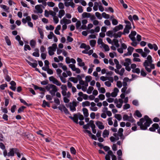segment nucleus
<instances>
[{
    "instance_id": "412c9836",
    "label": "nucleus",
    "mask_w": 160,
    "mask_h": 160,
    "mask_svg": "<svg viewBox=\"0 0 160 160\" xmlns=\"http://www.w3.org/2000/svg\"><path fill=\"white\" fill-rule=\"evenodd\" d=\"M159 126L157 123H154L152 125V127L149 128L150 131L152 132H154L156 129L159 128Z\"/></svg>"
},
{
    "instance_id": "4c0bfd02",
    "label": "nucleus",
    "mask_w": 160,
    "mask_h": 160,
    "mask_svg": "<svg viewBox=\"0 0 160 160\" xmlns=\"http://www.w3.org/2000/svg\"><path fill=\"white\" fill-rule=\"evenodd\" d=\"M113 32H114L113 30L112 31H109L106 32V35L107 36L110 37H114V33H113Z\"/></svg>"
},
{
    "instance_id": "9b49d317",
    "label": "nucleus",
    "mask_w": 160,
    "mask_h": 160,
    "mask_svg": "<svg viewBox=\"0 0 160 160\" xmlns=\"http://www.w3.org/2000/svg\"><path fill=\"white\" fill-rule=\"evenodd\" d=\"M58 109L61 112H64L66 114H69V112L64 105H60L58 107Z\"/></svg>"
},
{
    "instance_id": "a18cd8bd",
    "label": "nucleus",
    "mask_w": 160,
    "mask_h": 160,
    "mask_svg": "<svg viewBox=\"0 0 160 160\" xmlns=\"http://www.w3.org/2000/svg\"><path fill=\"white\" fill-rule=\"evenodd\" d=\"M82 106L83 107L86 106H89L90 105V103L89 101H86L82 102Z\"/></svg>"
},
{
    "instance_id": "4be33fe9",
    "label": "nucleus",
    "mask_w": 160,
    "mask_h": 160,
    "mask_svg": "<svg viewBox=\"0 0 160 160\" xmlns=\"http://www.w3.org/2000/svg\"><path fill=\"white\" fill-rule=\"evenodd\" d=\"M61 88L62 90V96L65 95V94L67 93V89L66 85H62L61 87Z\"/></svg>"
},
{
    "instance_id": "a878e982",
    "label": "nucleus",
    "mask_w": 160,
    "mask_h": 160,
    "mask_svg": "<svg viewBox=\"0 0 160 160\" xmlns=\"http://www.w3.org/2000/svg\"><path fill=\"white\" fill-rule=\"evenodd\" d=\"M123 129L122 128H120L118 131L117 133L120 137V139H122V140L124 139V136H123L122 132H123Z\"/></svg>"
},
{
    "instance_id": "a211bd4d",
    "label": "nucleus",
    "mask_w": 160,
    "mask_h": 160,
    "mask_svg": "<svg viewBox=\"0 0 160 160\" xmlns=\"http://www.w3.org/2000/svg\"><path fill=\"white\" fill-rule=\"evenodd\" d=\"M137 33L135 31H132L131 33L129 35V37L132 41L136 40L135 36L136 35Z\"/></svg>"
},
{
    "instance_id": "c9c22d12",
    "label": "nucleus",
    "mask_w": 160,
    "mask_h": 160,
    "mask_svg": "<svg viewBox=\"0 0 160 160\" xmlns=\"http://www.w3.org/2000/svg\"><path fill=\"white\" fill-rule=\"evenodd\" d=\"M82 111L85 117H88L89 116L88 110L86 108H83L82 109Z\"/></svg>"
},
{
    "instance_id": "f704fd0d",
    "label": "nucleus",
    "mask_w": 160,
    "mask_h": 160,
    "mask_svg": "<svg viewBox=\"0 0 160 160\" xmlns=\"http://www.w3.org/2000/svg\"><path fill=\"white\" fill-rule=\"evenodd\" d=\"M122 34L123 33H122L121 32H118L117 33H114V37L115 38H120Z\"/></svg>"
},
{
    "instance_id": "8fccbe9b",
    "label": "nucleus",
    "mask_w": 160,
    "mask_h": 160,
    "mask_svg": "<svg viewBox=\"0 0 160 160\" xmlns=\"http://www.w3.org/2000/svg\"><path fill=\"white\" fill-rule=\"evenodd\" d=\"M51 39L52 38V37L54 38V41L55 42H56L58 41V39L55 36L53 32H51Z\"/></svg>"
},
{
    "instance_id": "ea45409f",
    "label": "nucleus",
    "mask_w": 160,
    "mask_h": 160,
    "mask_svg": "<svg viewBox=\"0 0 160 160\" xmlns=\"http://www.w3.org/2000/svg\"><path fill=\"white\" fill-rule=\"evenodd\" d=\"M81 22L80 21H78L76 23V28L77 29H80L81 26Z\"/></svg>"
},
{
    "instance_id": "6e6d98bb",
    "label": "nucleus",
    "mask_w": 160,
    "mask_h": 160,
    "mask_svg": "<svg viewBox=\"0 0 160 160\" xmlns=\"http://www.w3.org/2000/svg\"><path fill=\"white\" fill-rule=\"evenodd\" d=\"M98 90L100 93H104L106 92L105 89L103 87H101L99 88H98Z\"/></svg>"
},
{
    "instance_id": "13d9d810",
    "label": "nucleus",
    "mask_w": 160,
    "mask_h": 160,
    "mask_svg": "<svg viewBox=\"0 0 160 160\" xmlns=\"http://www.w3.org/2000/svg\"><path fill=\"white\" fill-rule=\"evenodd\" d=\"M5 39L7 44L9 46L10 45H11V42L10 40L9 39L8 37L7 36H6L5 37Z\"/></svg>"
},
{
    "instance_id": "5fc2aeb1",
    "label": "nucleus",
    "mask_w": 160,
    "mask_h": 160,
    "mask_svg": "<svg viewBox=\"0 0 160 160\" xmlns=\"http://www.w3.org/2000/svg\"><path fill=\"white\" fill-rule=\"evenodd\" d=\"M114 117L118 121H120L122 118L121 115L120 114H115Z\"/></svg>"
},
{
    "instance_id": "58836bf2",
    "label": "nucleus",
    "mask_w": 160,
    "mask_h": 160,
    "mask_svg": "<svg viewBox=\"0 0 160 160\" xmlns=\"http://www.w3.org/2000/svg\"><path fill=\"white\" fill-rule=\"evenodd\" d=\"M69 118L72 120L76 123H78V118L77 117H73L70 116L69 117Z\"/></svg>"
},
{
    "instance_id": "e433bc0d",
    "label": "nucleus",
    "mask_w": 160,
    "mask_h": 160,
    "mask_svg": "<svg viewBox=\"0 0 160 160\" xmlns=\"http://www.w3.org/2000/svg\"><path fill=\"white\" fill-rule=\"evenodd\" d=\"M65 12L63 10H60L59 12V18H61L65 15Z\"/></svg>"
},
{
    "instance_id": "2eb2a0df",
    "label": "nucleus",
    "mask_w": 160,
    "mask_h": 160,
    "mask_svg": "<svg viewBox=\"0 0 160 160\" xmlns=\"http://www.w3.org/2000/svg\"><path fill=\"white\" fill-rule=\"evenodd\" d=\"M51 82L58 86L61 85V82L53 76H51Z\"/></svg>"
},
{
    "instance_id": "0e129e2a",
    "label": "nucleus",
    "mask_w": 160,
    "mask_h": 160,
    "mask_svg": "<svg viewBox=\"0 0 160 160\" xmlns=\"http://www.w3.org/2000/svg\"><path fill=\"white\" fill-rule=\"evenodd\" d=\"M96 16L99 19H101L102 18L101 14L98 12H97L95 13Z\"/></svg>"
},
{
    "instance_id": "72a5a7b5",
    "label": "nucleus",
    "mask_w": 160,
    "mask_h": 160,
    "mask_svg": "<svg viewBox=\"0 0 160 160\" xmlns=\"http://www.w3.org/2000/svg\"><path fill=\"white\" fill-rule=\"evenodd\" d=\"M54 12L51 10V15L54 16L56 14V12H58V8L57 7H54L53 8Z\"/></svg>"
},
{
    "instance_id": "ddd939ff",
    "label": "nucleus",
    "mask_w": 160,
    "mask_h": 160,
    "mask_svg": "<svg viewBox=\"0 0 160 160\" xmlns=\"http://www.w3.org/2000/svg\"><path fill=\"white\" fill-rule=\"evenodd\" d=\"M127 48V46L125 44L122 43L121 45L120 48H118L117 50L119 52L122 53L123 52V50L126 49Z\"/></svg>"
},
{
    "instance_id": "c03bdc74",
    "label": "nucleus",
    "mask_w": 160,
    "mask_h": 160,
    "mask_svg": "<svg viewBox=\"0 0 160 160\" xmlns=\"http://www.w3.org/2000/svg\"><path fill=\"white\" fill-rule=\"evenodd\" d=\"M36 44V41L33 40H32L30 41V45L31 47L32 48H34Z\"/></svg>"
},
{
    "instance_id": "20e7f679",
    "label": "nucleus",
    "mask_w": 160,
    "mask_h": 160,
    "mask_svg": "<svg viewBox=\"0 0 160 160\" xmlns=\"http://www.w3.org/2000/svg\"><path fill=\"white\" fill-rule=\"evenodd\" d=\"M31 19L30 16L26 17L25 18H23L22 19V22L23 24H25L27 22H28V25L30 27L32 28L33 27V24L32 23L30 22Z\"/></svg>"
},
{
    "instance_id": "39448f33",
    "label": "nucleus",
    "mask_w": 160,
    "mask_h": 160,
    "mask_svg": "<svg viewBox=\"0 0 160 160\" xmlns=\"http://www.w3.org/2000/svg\"><path fill=\"white\" fill-rule=\"evenodd\" d=\"M68 67L70 68L72 70L73 72H75L77 74H79L81 72L80 69L76 68L75 64H70L68 65Z\"/></svg>"
},
{
    "instance_id": "c85d7f7f",
    "label": "nucleus",
    "mask_w": 160,
    "mask_h": 160,
    "mask_svg": "<svg viewBox=\"0 0 160 160\" xmlns=\"http://www.w3.org/2000/svg\"><path fill=\"white\" fill-rule=\"evenodd\" d=\"M96 124L99 129L102 130L104 129V126L102 122L99 121H97L96 122Z\"/></svg>"
},
{
    "instance_id": "7c9ffc66",
    "label": "nucleus",
    "mask_w": 160,
    "mask_h": 160,
    "mask_svg": "<svg viewBox=\"0 0 160 160\" xmlns=\"http://www.w3.org/2000/svg\"><path fill=\"white\" fill-rule=\"evenodd\" d=\"M131 64V60L129 58H127L125 60V62L123 65L125 66H128Z\"/></svg>"
},
{
    "instance_id": "473e14b6",
    "label": "nucleus",
    "mask_w": 160,
    "mask_h": 160,
    "mask_svg": "<svg viewBox=\"0 0 160 160\" xmlns=\"http://www.w3.org/2000/svg\"><path fill=\"white\" fill-rule=\"evenodd\" d=\"M109 134V132L108 130L105 129L104 130L102 136L104 138L108 137Z\"/></svg>"
},
{
    "instance_id": "5701e85b",
    "label": "nucleus",
    "mask_w": 160,
    "mask_h": 160,
    "mask_svg": "<svg viewBox=\"0 0 160 160\" xmlns=\"http://www.w3.org/2000/svg\"><path fill=\"white\" fill-rule=\"evenodd\" d=\"M28 63L33 68H35L38 65L37 61L36 60H32L33 63H32L28 60H26Z\"/></svg>"
},
{
    "instance_id": "9d476101",
    "label": "nucleus",
    "mask_w": 160,
    "mask_h": 160,
    "mask_svg": "<svg viewBox=\"0 0 160 160\" xmlns=\"http://www.w3.org/2000/svg\"><path fill=\"white\" fill-rule=\"evenodd\" d=\"M43 7L42 5H36L35 8L36 11L34 12L35 13H42L43 12L42 8Z\"/></svg>"
},
{
    "instance_id": "49530a36",
    "label": "nucleus",
    "mask_w": 160,
    "mask_h": 160,
    "mask_svg": "<svg viewBox=\"0 0 160 160\" xmlns=\"http://www.w3.org/2000/svg\"><path fill=\"white\" fill-rule=\"evenodd\" d=\"M96 44V41L95 40H92L90 41V44L92 47H94Z\"/></svg>"
},
{
    "instance_id": "a19ab883",
    "label": "nucleus",
    "mask_w": 160,
    "mask_h": 160,
    "mask_svg": "<svg viewBox=\"0 0 160 160\" xmlns=\"http://www.w3.org/2000/svg\"><path fill=\"white\" fill-rule=\"evenodd\" d=\"M46 106L49 107V103L48 102H47L45 100H44L43 102V103L42 104V106L43 107H45Z\"/></svg>"
},
{
    "instance_id": "2f4dec72",
    "label": "nucleus",
    "mask_w": 160,
    "mask_h": 160,
    "mask_svg": "<svg viewBox=\"0 0 160 160\" xmlns=\"http://www.w3.org/2000/svg\"><path fill=\"white\" fill-rule=\"evenodd\" d=\"M122 85L123 87L121 89V92H125L126 89H127V83L126 82H123Z\"/></svg>"
},
{
    "instance_id": "393cba45",
    "label": "nucleus",
    "mask_w": 160,
    "mask_h": 160,
    "mask_svg": "<svg viewBox=\"0 0 160 160\" xmlns=\"http://www.w3.org/2000/svg\"><path fill=\"white\" fill-rule=\"evenodd\" d=\"M150 52V50L147 48L145 47L144 49V51H143L142 56L143 58L146 57Z\"/></svg>"
},
{
    "instance_id": "4d7b16f0",
    "label": "nucleus",
    "mask_w": 160,
    "mask_h": 160,
    "mask_svg": "<svg viewBox=\"0 0 160 160\" xmlns=\"http://www.w3.org/2000/svg\"><path fill=\"white\" fill-rule=\"evenodd\" d=\"M52 16L53 17V18L54 22L56 24H57V23H58L59 22V19L58 17L55 16V15Z\"/></svg>"
},
{
    "instance_id": "79ce46f5",
    "label": "nucleus",
    "mask_w": 160,
    "mask_h": 160,
    "mask_svg": "<svg viewBox=\"0 0 160 160\" xmlns=\"http://www.w3.org/2000/svg\"><path fill=\"white\" fill-rule=\"evenodd\" d=\"M69 80L73 83H76L78 82V80L77 78L74 77H71L69 78Z\"/></svg>"
},
{
    "instance_id": "338daca9",
    "label": "nucleus",
    "mask_w": 160,
    "mask_h": 160,
    "mask_svg": "<svg viewBox=\"0 0 160 160\" xmlns=\"http://www.w3.org/2000/svg\"><path fill=\"white\" fill-rule=\"evenodd\" d=\"M56 72L57 74L58 75L59 77H60V76H62L61 73L62 72V70L59 68H58L56 70Z\"/></svg>"
},
{
    "instance_id": "b1692460",
    "label": "nucleus",
    "mask_w": 160,
    "mask_h": 160,
    "mask_svg": "<svg viewBox=\"0 0 160 160\" xmlns=\"http://www.w3.org/2000/svg\"><path fill=\"white\" fill-rule=\"evenodd\" d=\"M148 46L149 48L151 49H153L155 51L158 50V47L157 45L155 44H152L151 43H149L148 44Z\"/></svg>"
},
{
    "instance_id": "f03ea898",
    "label": "nucleus",
    "mask_w": 160,
    "mask_h": 160,
    "mask_svg": "<svg viewBox=\"0 0 160 160\" xmlns=\"http://www.w3.org/2000/svg\"><path fill=\"white\" fill-rule=\"evenodd\" d=\"M152 57L151 55H148L143 64L145 69L148 73L150 72L152 70L155 68V65L152 63Z\"/></svg>"
},
{
    "instance_id": "09e8293b",
    "label": "nucleus",
    "mask_w": 160,
    "mask_h": 160,
    "mask_svg": "<svg viewBox=\"0 0 160 160\" xmlns=\"http://www.w3.org/2000/svg\"><path fill=\"white\" fill-rule=\"evenodd\" d=\"M82 17L84 18H89L90 16V14L86 12H83L82 15Z\"/></svg>"
},
{
    "instance_id": "bb28decb",
    "label": "nucleus",
    "mask_w": 160,
    "mask_h": 160,
    "mask_svg": "<svg viewBox=\"0 0 160 160\" xmlns=\"http://www.w3.org/2000/svg\"><path fill=\"white\" fill-rule=\"evenodd\" d=\"M114 155L113 154L111 150H109L108 151V154L106 155L105 158L106 160H111L110 156L112 157Z\"/></svg>"
},
{
    "instance_id": "aec40b11",
    "label": "nucleus",
    "mask_w": 160,
    "mask_h": 160,
    "mask_svg": "<svg viewBox=\"0 0 160 160\" xmlns=\"http://www.w3.org/2000/svg\"><path fill=\"white\" fill-rule=\"evenodd\" d=\"M123 26L122 24H119L118 25L115 26L113 29V31L115 32L123 28Z\"/></svg>"
},
{
    "instance_id": "cd10ccee",
    "label": "nucleus",
    "mask_w": 160,
    "mask_h": 160,
    "mask_svg": "<svg viewBox=\"0 0 160 160\" xmlns=\"http://www.w3.org/2000/svg\"><path fill=\"white\" fill-rule=\"evenodd\" d=\"M132 28V27H129V26H125L123 32V34L125 35L126 34H128L130 32V30Z\"/></svg>"
},
{
    "instance_id": "f8f14e48",
    "label": "nucleus",
    "mask_w": 160,
    "mask_h": 160,
    "mask_svg": "<svg viewBox=\"0 0 160 160\" xmlns=\"http://www.w3.org/2000/svg\"><path fill=\"white\" fill-rule=\"evenodd\" d=\"M71 23L70 20L66 18L65 17H64L60 21V23L61 24H68Z\"/></svg>"
},
{
    "instance_id": "052dcab7",
    "label": "nucleus",
    "mask_w": 160,
    "mask_h": 160,
    "mask_svg": "<svg viewBox=\"0 0 160 160\" xmlns=\"http://www.w3.org/2000/svg\"><path fill=\"white\" fill-rule=\"evenodd\" d=\"M132 72L136 73L137 74H139L140 72V69L138 68L132 69Z\"/></svg>"
},
{
    "instance_id": "f3484780",
    "label": "nucleus",
    "mask_w": 160,
    "mask_h": 160,
    "mask_svg": "<svg viewBox=\"0 0 160 160\" xmlns=\"http://www.w3.org/2000/svg\"><path fill=\"white\" fill-rule=\"evenodd\" d=\"M77 106V103L75 102H73L72 103L70 104L69 107L70 110L72 112H74L76 110V107Z\"/></svg>"
},
{
    "instance_id": "774afa93",
    "label": "nucleus",
    "mask_w": 160,
    "mask_h": 160,
    "mask_svg": "<svg viewBox=\"0 0 160 160\" xmlns=\"http://www.w3.org/2000/svg\"><path fill=\"white\" fill-rule=\"evenodd\" d=\"M136 115L139 118H141L142 116V115L140 112L138 110H137L135 112Z\"/></svg>"
},
{
    "instance_id": "4468645a",
    "label": "nucleus",
    "mask_w": 160,
    "mask_h": 160,
    "mask_svg": "<svg viewBox=\"0 0 160 160\" xmlns=\"http://www.w3.org/2000/svg\"><path fill=\"white\" fill-rule=\"evenodd\" d=\"M65 96H63V101L64 102L67 103L69 102L70 98L71 95V93L70 92H68L67 93H66Z\"/></svg>"
},
{
    "instance_id": "f257e3e1",
    "label": "nucleus",
    "mask_w": 160,
    "mask_h": 160,
    "mask_svg": "<svg viewBox=\"0 0 160 160\" xmlns=\"http://www.w3.org/2000/svg\"><path fill=\"white\" fill-rule=\"evenodd\" d=\"M152 122V121L149 117L145 115L144 118H142L140 119L139 121L137 122V124L140 127L141 129L145 130L149 126Z\"/></svg>"
},
{
    "instance_id": "7ed1b4c3",
    "label": "nucleus",
    "mask_w": 160,
    "mask_h": 160,
    "mask_svg": "<svg viewBox=\"0 0 160 160\" xmlns=\"http://www.w3.org/2000/svg\"><path fill=\"white\" fill-rule=\"evenodd\" d=\"M122 119L124 121H127L132 123L135 122V120L133 118L131 114H130V116H128L127 114L124 115L123 116Z\"/></svg>"
},
{
    "instance_id": "6e6552de",
    "label": "nucleus",
    "mask_w": 160,
    "mask_h": 160,
    "mask_svg": "<svg viewBox=\"0 0 160 160\" xmlns=\"http://www.w3.org/2000/svg\"><path fill=\"white\" fill-rule=\"evenodd\" d=\"M58 91L57 87L55 85L51 84V95L52 96H55V93Z\"/></svg>"
},
{
    "instance_id": "6ab92c4d",
    "label": "nucleus",
    "mask_w": 160,
    "mask_h": 160,
    "mask_svg": "<svg viewBox=\"0 0 160 160\" xmlns=\"http://www.w3.org/2000/svg\"><path fill=\"white\" fill-rule=\"evenodd\" d=\"M17 150V148H12L10 149V152L8 153V156H14V153H16Z\"/></svg>"
},
{
    "instance_id": "e2e57ef3",
    "label": "nucleus",
    "mask_w": 160,
    "mask_h": 160,
    "mask_svg": "<svg viewBox=\"0 0 160 160\" xmlns=\"http://www.w3.org/2000/svg\"><path fill=\"white\" fill-rule=\"evenodd\" d=\"M20 101L21 102L23 103L25 105H26V106H30V105H32L31 104H28L26 102V101L25 100H24L23 99H22V98H20Z\"/></svg>"
},
{
    "instance_id": "c756f323",
    "label": "nucleus",
    "mask_w": 160,
    "mask_h": 160,
    "mask_svg": "<svg viewBox=\"0 0 160 160\" xmlns=\"http://www.w3.org/2000/svg\"><path fill=\"white\" fill-rule=\"evenodd\" d=\"M77 62H78V65L80 67L83 66L84 65L85 63L83 62L82 60L79 58H77Z\"/></svg>"
},
{
    "instance_id": "423d86ee",
    "label": "nucleus",
    "mask_w": 160,
    "mask_h": 160,
    "mask_svg": "<svg viewBox=\"0 0 160 160\" xmlns=\"http://www.w3.org/2000/svg\"><path fill=\"white\" fill-rule=\"evenodd\" d=\"M64 2V5L67 7L70 6L72 8L75 7V4L73 2V0H63Z\"/></svg>"
},
{
    "instance_id": "3c124183",
    "label": "nucleus",
    "mask_w": 160,
    "mask_h": 160,
    "mask_svg": "<svg viewBox=\"0 0 160 160\" xmlns=\"http://www.w3.org/2000/svg\"><path fill=\"white\" fill-rule=\"evenodd\" d=\"M102 16L105 19H109L110 18V15L105 12H103L102 13Z\"/></svg>"
},
{
    "instance_id": "0eeeda50",
    "label": "nucleus",
    "mask_w": 160,
    "mask_h": 160,
    "mask_svg": "<svg viewBox=\"0 0 160 160\" xmlns=\"http://www.w3.org/2000/svg\"><path fill=\"white\" fill-rule=\"evenodd\" d=\"M114 102L118 108H121L122 106L123 101L122 99L116 98L114 101Z\"/></svg>"
},
{
    "instance_id": "bf43d9fd",
    "label": "nucleus",
    "mask_w": 160,
    "mask_h": 160,
    "mask_svg": "<svg viewBox=\"0 0 160 160\" xmlns=\"http://www.w3.org/2000/svg\"><path fill=\"white\" fill-rule=\"evenodd\" d=\"M70 150L72 154L75 155L76 154V151L75 149L73 147H71L70 148Z\"/></svg>"
},
{
    "instance_id": "603ef678",
    "label": "nucleus",
    "mask_w": 160,
    "mask_h": 160,
    "mask_svg": "<svg viewBox=\"0 0 160 160\" xmlns=\"http://www.w3.org/2000/svg\"><path fill=\"white\" fill-rule=\"evenodd\" d=\"M93 88L92 87L89 86L87 91V93L88 94H90L92 93V91L93 90Z\"/></svg>"
},
{
    "instance_id": "dca6fc26",
    "label": "nucleus",
    "mask_w": 160,
    "mask_h": 160,
    "mask_svg": "<svg viewBox=\"0 0 160 160\" xmlns=\"http://www.w3.org/2000/svg\"><path fill=\"white\" fill-rule=\"evenodd\" d=\"M134 50V48L132 47L129 46L127 49L128 52L124 54V56H130L131 55L132 52Z\"/></svg>"
},
{
    "instance_id": "864d4df0",
    "label": "nucleus",
    "mask_w": 160,
    "mask_h": 160,
    "mask_svg": "<svg viewBox=\"0 0 160 160\" xmlns=\"http://www.w3.org/2000/svg\"><path fill=\"white\" fill-rule=\"evenodd\" d=\"M57 47V45L56 44H53L52 47H51V50L53 51H55Z\"/></svg>"
},
{
    "instance_id": "1a4fd4ad",
    "label": "nucleus",
    "mask_w": 160,
    "mask_h": 160,
    "mask_svg": "<svg viewBox=\"0 0 160 160\" xmlns=\"http://www.w3.org/2000/svg\"><path fill=\"white\" fill-rule=\"evenodd\" d=\"M45 66L42 68V69L46 71H47V72L50 74V69L49 68V63L48 61L46 60L44 61Z\"/></svg>"
},
{
    "instance_id": "37998d69",
    "label": "nucleus",
    "mask_w": 160,
    "mask_h": 160,
    "mask_svg": "<svg viewBox=\"0 0 160 160\" xmlns=\"http://www.w3.org/2000/svg\"><path fill=\"white\" fill-rule=\"evenodd\" d=\"M89 126L91 128H95V125L94 123V121L92 120H91L89 121V122L88 123Z\"/></svg>"
},
{
    "instance_id": "69168bd1",
    "label": "nucleus",
    "mask_w": 160,
    "mask_h": 160,
    "mask_svg": "<svg viewBox=\"0 0 160 160\" xmlns=\"http://www.w3.org/2000/svg\"><path fill=\"white\" fill-rule=\"evenodd\" d=\"M130 108V105L129 104L126 103L125 104L123 105V109L124 110H126L129 108Z\"/></svg>"
},
{
    "instance_id": "680f3d73",
    "label": "nucleus",
    "mask_w": 160,
    "mask_h": 160,
    "mask_svg": "<svg viewBox=\"0 0 160 160\" xmlns=\"http://www.w3.org/2000/svg\"><path fill=\"white\" fill-rule=\"evenodd\" d=\"M39 33L40 34V37L42 39H43V32L42 29L38 28V29Z\"/></svg>"
},
{
    "instance_id": "de8ad7c7",
    "label": "nucleus",
    "mask_w": 160,
    "mask_h": 160,
    "mask_svg": "<svg viewBox=\"0 0 160 160\" xmlns=\"http://www.w3.org/2000/svg\"><path fill=\"white\" fill-rule=\"evenodd\" d=\"M102 46L105 51H108L109 50V48L108 45L104 44H102Z\"/></svg>"
}]
</instances>
